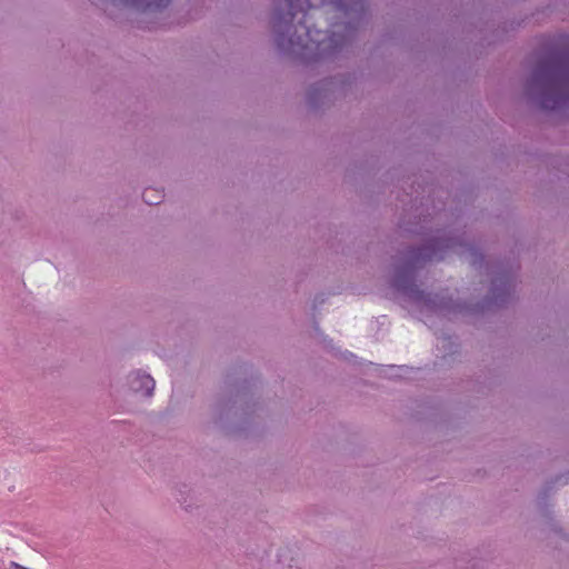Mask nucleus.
<instances>
[{
	"label": "nucleus",
	"instance_id": "1",
	"mask_svg": "<svg viewBox=\"0 0 569 569\" xmlns=\"http://www.w3.org/2000/svg\"><path fill=\"white\" fill-rule=\"evenodd\" d=\"M363 14V0H276L273 39L287 54L326 62L346 46Z\"/></svg>",
	"mask_w": 569,
	"mask_h": 569
},
{
	"label": "nucleus",
	"instance_id": "2",
	"mask_svg": "<svg viewBox=\"0 0 569 569\" xmlns=\"http://www.w3.org/2000/svg\"><path fill=\"white\" fill-rule=\"evenodd\" d=\"M451 252L463 257L472 266L482 260L481 253L469 242L453 237L451 231L437 230L421 247L409 249L396 258L392 287L420 309L440 313L450 311V302L438 301L437 297L425 293L413 280L417 269L427 262L442 260Z\"/></svg>",
	"mask_w": 569,
	"mask_h": 569
},
{
	"label": "nucleus",
	"instance_id": "3",
	"mask_svg": "<svg viewBox=\"0 0 569 569\" xmlns=\"http://www.w3.org/2000/svg\"><path fill=\"white\" fill-rule=\"evenodd\" d=\"M526 92L542 109L556 110L569 103V54L552 53L539 61Z\"/></svg>",
	"mask_w": 569,
	"mask_h": 569
},
{
	"label": "nucleus",
	"instance_id": "4",
	"mask_svg": "<svg viewBox=\"0 0 569 569\" xmlns=\"http://www.w3.org/2000/svg\"><path fill=\"white\" fill-rule=\"evenodd\" d=\"M128 389L143 398L153 396L156 381L154 379L141 369L130 371L126 377Z\"/></svg>",
	"mask_w": 569,
	"mask_h": 569
},
{
	"label": "nucleus",
	"instance_id": "5",
	"mask_svg": "<svg viewBox=\"0 0 569 569\" xmlns=\"http://www.w3.org/2000/svg\"><path fill=\"white\" fill-rule=\"evenodd\" d=\"M342 86L343 81L341 79L331 78L322 80L310 88L308 92V100L310 104L317 107L326 100H330L331 96L339 91Z\"/></svg>",
	"mask_w": 569,
	"mask_h": 569
},
{
	"label": "nucleus",
	"instance_id": "6",
	"mask_svg": "<svg viewBox=\"0 0 569 569\" xmlns=\"http://www.w3.org/2000/svg\"><path fill=\"white\" fill-rule=\"evenodd\" d=\"M515 289V280L510 273H501L492 280L491 299L493 305L502 306L508 302Z\"/></svg>",
	"mask_w": 569,
	"mask_h": 569
},
{
	"label": "nucleus",
	"instance_id": "7",
	"mask_svg": "<svg viewBox=\"0 0 569 569\" xmlns=\"http://www.w3.org/2000/svg\"><path fill=\"white\" fill-rule=\"evenodd\" d=\"M249 408V402L244 399V397H237V399L233 400L231 405H226L218 409L217 419L220 421L223 420L224 415L227 418H229L230 415L234 417H242L248 413Z\"/></svg>",
	"mask_w": 569,
	"mask_h": 569
},
{
	"label": "nucleus",
	"instance_id": "8",
	"mask_svg": "<svg viewBox=\"0 0 569 569\" xmlns=\"http://www.w3.org/2000/svg\"><path fill=\"white\" fill-rule=\"evenodd\" d=\"M455 309H458V311H459V312H461V311H462V309H463V307H462V306H460V305H456V306H455Z\"/></svg>",
	"mask_w": 569,
	"mask_h": 569
}]
</instances>
